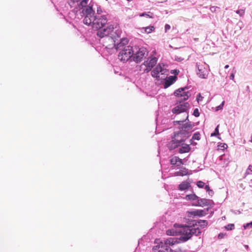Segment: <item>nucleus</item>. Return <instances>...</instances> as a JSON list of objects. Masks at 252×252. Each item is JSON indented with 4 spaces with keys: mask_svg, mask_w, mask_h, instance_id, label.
Returning a JSON list of instances; mask_svg holds the SVG:
<instances>
[{
    "mask_svg": "<svg viewBox=\"0 0 252 252\" xmlns=\"http://www.w3.org/2000/svg\"><path fill=\"white\" fill-rule=\"evenodd\" d=\"M208 225L206 220H194L192 225H180L175 224L174 228L168 229L166 234L174 236L181 235L179 240L184 242L190 239L192 235L198 236L201 233L200 227L204 228Z\"/></svg>",
    "mask_w": 252,
    "mask_h": 252,
    "instance_id": "1",
    "label": "nucleus"
},
{
    "mask_svg": "<svg viewBox=\"0 0 252 252\" xmlns=\"http://www.w3.org/2000/svg\"><path fill=\"white\" fill-rule=\"evenodd\" d=\"M194 126L193 123H187L184 125L179 131L174 132L172 140L168 143L169 149L173 150L180 147L178 150L180 154L189 152L190 147L189 144H185L184 142L190 135Z\"/></svg>",
    "mask_w": 252,
    "mask_h": 252,
    "instance_id": "2",
    "label": "nucleus"
},
{
    "mask_svg": "<svg viewBox=\"0 0 252 252\" xmlns=\"http://www.w3.org/2000/svg\"><path fill=\"white\" fill-rule=\"evenodd\" d=\"M74 13H75L78 18H84V23L88 26L92 25L97 16V15H95V11L93 9L92 6L87 4L75 10Z\"/></svg>",
    "mask_w": 252,
    "mask_h": 252,
    "instance_id": "3",
    "label": "nucleus"
},
{
    "mask_svg": "<svg viewBox=\"0 0 252 252\" xmlns=\"http://www.w3.org/2000/svg\"><path fill=\"white\" fill-rule=\"evenodd\" d=\"M121 31L119 29H117L115 31V34L112 35L111 36V40L113 42V44L116 49L118 50H121L124 47L126 46V45L128 43V39L126 38H122L118 40V38L121 37Z\"/></svg>",
    "mask_w": 252,
    "mask_h": 252,
    "instance_id": "4",
    "label": "nucleus"
},
{
    "mask_svg": "<svg viewBox=\"0 0 252 252\" xmlns=\"http://www.w3.org/2000/svg\"><path fill=\"white\" fill-rule=\"evenodd\" d=\"M118 29L117 27H114V26L109 23H107L100 28V29H96L97 30V35L101 37H108L109 39H111V36L112 35H115V32L113 33V31Z\"/></svg>",
    "mask_w": 252,
    "mask_h": 252,
    "instance_id": "5",
    "label": "nucleus"
},
{
    "mask_svg": "<svg viewBox=\"0 0 252 252\" xmlns=\"http://www.w3.org/2000/svg\"><path fill=\"white\" fill-rule=\"evenodd\" d=\"M179 242L177 238L172 237L166 239L164 242L161 241L158 246V252H173V250L170 248V246Z\"/></svg>",
    "mask_w": 252,
    "mask_h": 252,
    "instance_id": "6",
    "label": "nucleus"
},
{
    "mask_svg": "<svg viewBox=\"0 0 252 252\" xmlns=\"http://www.w3.org/2000/svg\"><path fill=\"white\" fill-rule=\"evenodd\" d=\"M119 59L124 62H127L131 58H132V55L134 50L132 46L129 45L124 47L121 50H119Z\"/></svg>",
    "mask_w": 252,
    "mask_h": 252,
    "instance_id": "7",
    "label": "nucleus"
},
{
    "mask_svg": "<svg viewBox=\"0 0 252 252\" xmlns=\"http://www.w3.org/2000/svg\"><path fill=\"white\" fill-rule=\"evenodd\" d=\"M133 49L134 52L132 55V60L136 63L140 62L148 56V52L147 49L144 47L139 48L135 47Z\"/></svg>",
    "mask_w": 252,
    "mask_h": 252,
    "instance_id": "8",
    "label": "nucleus"
},
{
    "mask_svg": "<svg viewBox=\"0 0 252 252\" xmlns=\"http://www.w3.org/2000/svg\"><path fill=\"white\" fill-rule=\"evenodd\" d=\"M107 24V18L106 15H97L94 22H93L92 26L95 29H100L102 26Z\"/></svg>",
    "mask_w": 252,
    "mask_h": 252,
    "instance_id": "9",
    "label": "nucleus"
},
{
    "mask_svg": "<svg viewBox=\"0 0 252 252\" xmlns=\"http://www.w3.org/2000/svg\"><path fill=\"white\" fill-rule=\"evenodd\" d=\"M158 62V59L156 57H153L148 59L146 61H145L144 63L140 66V70H142L143 66L145 68L143 69V71L145 73H148L150 71L152 68L157 64Z\"/></svg>",
    "mask_w": 252,
    "mask_h": 252,
    "instance_id": "10",
    "label": "nucleus"
},
{
    "mask_svg": "<svg viewBox=\"0 0 252 252\" xmlns=\"http://www.w3.org/2000/svg\"><path fill=\"white\" fill-rule=\"evenodd\" d=\"M159 73L163 75L167 74L168 70L165 68V65L163 63H158L152 71L151 75L153 77L158 79L159 77Z\"/></svg>",
    "mask_w": 252,
    "mask_h": 252,
    "instance_id": "11",
    "label": "nucleus"
},
{
    "mask_svg": "<svg viewBox=\"0 0 252 252\" xmlns=\"http://www.w3.org/2000/svg\"><path fill=\"white\" fill-rule=\"evenodd\" d=\"M187 89V87L181 88L174 92V94L175 96L181 97V99L178 100L180 103H181V100H187L191 95L189 91H186Z\"/></svg>",
    "mask_w": 252,
    "mask_h": 252,
    "instance_id": "12",
    "label": "nucleus"
},
{
    "mask_svg": "<svg viewBox=\"0 0 252 252\" xmlns=\"http://www.w3.org/2000/svg\"><path fill=\"white\" fill-rule=\"evenodd\" d=\"M88 0H68V3L71 8H73V11L74 12L75 10L79 9L83 6L87 5Z\"/></svg>",
    "mask_w": 252,
    "mask_h": 252,
    "instance_id": "13",
    "label": "nucleus"
},
{
    "mask_svg": "<svg viewBox=\"0 0 252 252\" xmlns=\"http://www.w3.org/2000/svg\"><path fill=\"white\" fill-rule=\"evenodd\" d=\"M189 106V104L188 102H184L182 104H180L172 109V112L174 114H177L183 112H186Z\"/></svg>",
    "mask_w": 252,
    "mask_h": 252,
    "instance_id": "14",
    "label": "nucleus"
},
{
    "mask_svg": "<svg viewBox=\"0 0 252 252\" xmlns=\"http://www.w3.org/2000/svg\"><path fill=\"white\" fill-rule=\"evenodd\" d=\"M196 66L198 69L197 74L198 76L202 78H206L208 75V70L202 64H196Z\"/></svg>",
    "mask_w": 252,
    "mask_h": 252,
    "instance_id": "15",
    "label": "nucleus"
},
{
    "mask_svg": "<svg viewBox=\"0 0 252 252\" xmlns=\"http://www.w3.org/2000/svg\"><path fill=\"white\" fill-rule=\"evenodd\" d=\"M211 201L212 200L209 199H207L205 198H199L198 197L197 200V203H196L194 205L201 207L208 206L211 205Z\"/></svg>",
    "mask_w": 252,
    "mask_h": 252,
    "instance_id": "16",
    "label": "nucleus"
},
{
    "mask_svg": "<svg viewBox=\"0 0 252 252\" xmlns=\"http://www.w3.org/2000/svg\"><path fill=\"white\" fill-rule=\"evenodd\" d=\"M170 161L172 167L174 168H175V166H180L183 164L182 159L176 156L172 158Z\"/></svg>",
    "mask_w": 252,
    "mask_h": 252,
    "instance_id": "17",
    "label": "nucleus"
},
{
    "mask_svg": "<svg viewBox=\"0 0 252 252\" xmlns=\"http://www.w3.org/2000/svg\"><path fill=\"white\" fill-rule=\"evenodd\" d=\"M176 78L177 77L175 76H170L165 81L164 88H167L173 84L176 81Z\"/></svg>",
    "mask_w": 252,
    "mask_h": 252,
    "instance_id": "18",
    "label": "nucleus"
},
{
    "mask_svg": "<svg viewBox=\"0 0 252 252\" xmlns=\"http://www.w3.org/2000/svg\"><path fill=\"white\" fill-rule=\"evenodd\" d=\"M191 215L193 216H203L206 214V212L205 210H197L194 211H192L189 212Z\"/></svg>",
    "mask_w": 252,
    "mask_h": 252,
    "instance_id": "19",
    "label": "nucleus"
},
{
    "mask_svg": "<svg viewBox=\"0 0 252 252\" xmlns=\"http://www.w3.org/2000/svg\"><path fill=\"white\" fill-rule=\"evenodd\" d=\"M190 187V184L187 182H183L179 185V189L181 190H185Z\"/></svg>",
    "mask_w": 252,
    "mask_h": 252,
    "instance_id": "20",
    "label": "nucleus"
},
{
    "mask_svg": "<svg viewBox=\"0 0 252 252\" xmlns=\"http://www.w3.org/2000/svg\"><path fill=\"white\" fill-rule=\"evenodd\" d=\"M188 173V170H187V169L186 168H182L180 169V171L176 172L175 173V175L176 176H183L187 175Z\"/></svg>",
    "mask_w": 252,
    "mask_h": 252,
    "instance_id": "21",
    "label": "nucleus"
},
{
    "mask_svg": "<svg viewBox=\"0 0 252 252\" xmlns=\"http://www.w3.org/2000/svg\"><path fill=\"white\" fill-rule=\"evenodd\" d=\"M198 197L195 194H190L189 195H187L186 196V199L187 200H190L192 201H196L197 200Z\"/></svg>",
    "mask_w": 252,
    "mask_h": 252,
    "instance_id": "22",
    "label": "nucleus"
},
{
    "mask_svg": "<svg viewBox=\"0 0 252 252\" xmlns=\"http://www.w3.org/2000/svg\"><path fill=\"white\" fill-rule=\"evenodd\" d=\"M143 29L144 30L145 32L147 33H150L155 30V28L154 26H149L145 28H143Z\"/></svg>",
    "mask_w": 252,
    "mask_h": 252,
    "instance_id": "23",
    "label": "nucleus"
},
{
    "mask_svg": "<svg viewBox=\"0 0 252 252\" xmlns=\"http://www.w3.org/2000/svg\"><path fill=\"white\" fill-rule=\"evenodd\" d=\"M252 174V165H250L247 169L246 172L244 175V177H246L248 175Z\"/></svg>",
    "mask_w": 252,
    "mask_h": 252,
    "instance_id": "24",
    "label": "nucleus"
},
{
    "mask_svg": "<svg viewBox=\"0 0 252 252\" xmlns=\"http://www.w3.org/2000/svg\"><path fill=\"white\" fill-rule=\"evenodd\" d=\"M139 16L140 17L146 16V17H149L151 18H153V13H152L151 12H148V13L143 12V13L140 14Z\"/></svg>",
    "mask_w": 252,
    "mask_h": 252,
    "instance_id": "25",
    "label": "nucleus"
},
{
    "mask_svg": "<svg viewBox=\"0 0 252 252\" xmlns=\"http://www.w3.org/2000/svg\"><path fill=\"white\" fill-rule=\"evenodd\" d=\"M185 115L186 116V119L185 120H182V121H174V123L175 125H176V124H179L180 125H181L183 124V123L186 120L188 119V117H189V116H188V113H186L185 114Z\"/></svg>",
    "mask_w": 252,
    "mask_h": 252,
    "instance_id": "26",
    "label": "nucleus"
},
{
    "mask_svg": "<svg viewBox=\"0 0 252 252\" xmlns=\"http://www.w3.org/2000/svg\"><path fill=\"white\" fill-rule=\"evenodd\" d=\"M224 228L227 230H231L234 229V224L230 223L224 226Z\"/></svg>",
    "mask_w": 252,
    "mask_h": 252,
    "instance_id": "27",
    "label": "nucleus"
},
{
    "mask_svg": "<svg viewBox=\"0 0 252 252\" xmlns=\"http://www.w3.org/2000/svg\"><path fill=\"white\" fill-rule=\"evenodd\" d=\"M243 227H244L245 229H248V228H252V221H251V222H250L249 223H247L244 224V225H243Z\"/></svg>",
    "mask_w": 252,
    "mask_h": 252,
    "instance_id": "28",
    "label": "nucleus"
},
{
    "mask_svg": "<svg viewBox=\"0 0 252 252\" xmlns=\"http://www.w3.org/2000/svg\"><path fill=\"white\" fill-rule=\"evenodd\" d=\"M194 140H199L200 139V133L196 132L194 133L192 137Z\"/></svg>",
    "mask_w": 252,
    "mask_h": 252,
    "instance_id": "29",
    "label": "nucleus"
},
{
    "mask_svg": "<svg viewBox=\"0 0 252 252\" xmlns=\"http://www.w3.org/2000/svg\"><path fill=\"white\" fill-rule=\"evenodd\" d=\"M224 103H225V101H223L220 105H219L218 106H217L216 108V111H219L220 110H221L223 108V107L224 106Z\"/></svg>",
    "mask_w": 252,
    "mask_h": 252,
    "instance_id": "30",
    "label": "nucleus"
},
{
    "mask_svg": "<svg viewBox=\"0 0 252 252\" xmlns=\"http://www.w3.org/2000/svg\"><path fill=\"white\" fill-rule=\"evenodd\" d=\"M196 185L198 188H202L204 186L205 183L201 181H199L197 182Z\"/></svg>",
    "mask_w": 252,
    "mask_h": 252,
    "instance_id": "31",
    "label": "nucleus"
},
{
    "mask_svg": "<svg viewBox=\"0 0 252 252\" xmlns=\"http://www.w3.org/2000/svg\"><path fill=\"white\" fill-rule=\"evenodd\" d=\"M103 11L101 9V8L99 7L97 8V13H95V15H103L102 14Z\"/></svg>",
    "mask_w": 252,
    "mask_h": 252,
    "instance_id": "32",
    "label": "nucleus"
},
{
    "mask_svg": "<svg viewBox=\"0 0 252 252\" xmlns=\"http://www.w3.org/2000/svg\"><path fill=\"white\" fill-rule=\"evenodd\" d=\"M236 13L238 14L240 16L244 15L245 13V10L244 9L238 10L236 11Z\"/></svg>",
    "mask_w": 252,
    "mask_h": 252,
    "instance_id": "33",
    "label": "nucleus"
},
{
    "mask_svg": "<svg viewBox=\"0 0 252 252\" xmlns=\"http://www.w3.org/2000/svg\"><path fill=\"white\" fill-rule=\"evenodd\" d=\"M193 115L196 117L199 116V112L197 108H196L194 110Z\"/></svg>",
    "mask_w": 252,
    "mask_h": 252,
    "instance_id": "34",
    "label": "nucleus"
},
{
    "mask_svg": "<svg viewBox=\"0 0 252 252\" xmlns=\"http://www.w3.org/2000/svg\"><path fill=\"white\" fill-rule=\"evenodd\" d=\"M219 126H217V127L215 129V132L211 134V136H215L217 134H219V130H218Z\"/></svg>",
    "mask_w": 252,
    "mask_h": 252,
    "instance_id": "35",
    "label": "nucleus"
},
{
    "mask_svg": "<svg viewBox=\"0 0 252 252\" xmlns=\"http://www.w3.org/2000/svg\"><path fill=\"white\" fill-rule=\"evenodd\" d=\"M173 252H185V250L181 248H178L173 251Z\"/></svg>",
    "mask_w": 252,
    "mask_h": 252,
    "instance_id": "36",
    "label": "nucleus"
},
{
    "mask_svg": "<svg viewBox=\"0 0 252 252\" xmlns=\"http://www.w3.org/2000/svg\"><path fill=\"white\" fill-rule=\"evenodd\" d=\"M226 234L225 233H220L219 235H218V238L219 239H222L225 236H226Z\"/></svg>",
    "mask_w": 252,
    "mask_h": 252,
    "instance_id": "37",
    "label": "nucleus"
},
{
    "mask_svg": "<svg viewBox=\"0 0 252 252\" xmlns=\"http://www.w3.org/2000/svg\"><path fill=\"white\" fill-rule=\"evenodd\" d=\"M203 99V97L201 96L200 94H199L197 95V97H196V100L197 101L199 102L200 101H201Z\"/></svg>",
    "mask_w": 252,
    "mask_h": 252,
    "instance_id": "38",
    "label": "nucleus"
},
{
    "mask_svg": "<svg viewBox=\"0 0 252 252\" xmlns=\"http://www.w3.org/2000/svg\"><path fill=\"white\" fill-rule=\"evenodd\" d=\"M170 29V26L168 24H166L165 25V31L167 32Z\"/></svg>",
    "mask_w": 252,
    "mask_h": 252,
    "instance_id": "39",
    "label": "nucleus"
},
{
    "mask_svg": "<svg viewBox=\"0 0 252 252\" xmlns=\"http://www.w3.org/2000/svg\"><path fill=\"white\" fill-rule=\"evenodd\" d=\"M235 73V71L233 72H232L231 73V74H230V75L229 76V78H230V79H231V80H233L234 79Z\"/></svg>",
    "mask_w": 252,
    "mask_h": 252,
    "instance_id": "40",
    "label": "nucleus"
},
{
    "mask_svg": "<svg viewBox=\"0 0 252 252\" xmlns=\"http://www.w3.org/2000/svg\"><path fill=\"white\" fill-rule=\"evenodd\" d=\"M207 192H208L209 195L211 196H212L214 194V191L212 189H210Z\"/></svg>",
    "mask_w": 252,
    "mask_h": 252,
    "instance_id": "41",
    "label": "nucleus"
},
{
    "mask_svg": "<svg viewBox=\"0 0 252 252\" xmlns=\"http://www.w3.org/2000/svg\"><path fill=\"white\" fill-rule=\"evenodd\" d=\"M158 246H159V245L154 246L153 248V250L155 251H158V250H159Z\"/></svg>",
    "mask_w": 252,
    "mask_h": 252,
    "instance_id": "42",
    "label": "nucleus"
},
{
    "mask_svg": "<svg viewBox=\"0 0 252 252\" xmlns=\"http://www.w3.org/2000/svg\"><path fill=\"white\" fill-rule=\"evenodd\" d=\"M205 189H206V190L207 191H208V190H209L210 189V187H209V185H206V186H205Z\"/></svg>",
    "mask_w": 252,
    "mask_h": 252,
    "instance_id": "43",
    "label": "nucleus"
},
{
    "mask_svg": "<svg viewBox=\"0 0 252 252\" xmlns=\"http://www.w3.org/2000/svg\"><path fill=\"white\" fill-rule=\"evenodd\" d=\"M222 147L223 148V149H225L227 147V145L225 144H223V146H222Z\"/></svg>",
    "mask_w": 252,
    "mask_h": 252,
    "instance_id": "44",
    "label": "nucleus"
},
{
    "mask_svg": "<svg viewBox=\"0 0 252 252\" xmlns=\"http://www.w3.org/2000/svg\"><path fill=\"white\" fill-rule=\"evenodd\" d=\"M179 72V70H174V72H173V73H175L176 74H178Z\"/></svg>",
    "mask_w": 252,
    "mask_h": 252,
    "instance_id": "45",
    "label": "nucleus"
},
{
    "mask_svg": "<svg viewBox=\"0 0 252 252\" xmlns=\"http://www.w3.org/2000/svg\"><path fill=\"white\" fill-rule=\"evenodd\" d=\"M215 10V7H211V10L212 11H214V10Z\"/></svg>",
    "mask_w": 252,
    "mask_h": 252,
    "instance_id": "46",
    "label": "nucleus"
},
{
    "mask_svg": "<svg viewBox=\"0 0 252 252\" xmlns=\"http://www.w3.org/2000/svg\"><path fill=\"white\" fill-rule=\"evenodd\" d=\"M229 67V65H226L225 66H224V68L225 69H226V68H228Z\"/></svg>",
    "mask_w": 252,
    "mask_h": 252,
    "instance_id": "47",
    "label": "nucleus"
},
{
    "mask_svg": "<svg viewBox=\"0 0 252 252\" xmlns=\"http://www.w3.org/2000/svg\"><path fill=\"white\" fill-rule=\"evenodd\" d=\"M250 141H251V142H252V135L251 139Z\"/></svg>",
    "mask_w": 252,
    "mask_h": 252,
    "instance_id": "48",
    "label": "nucleus"
},
{
    "mask_svg": "<svg viewBox=\"0 0 252 252\" xmlns=\"http://www.w3.org/2000/svg\"><path fill=\"white\" fill-rule=\"evenodd\" d=\"M194 40H197V38H195V39H194Z\"/></svg>",
    "mask_w": 252,
    "mask_h": 252,
    "instance_id": "49",
    "label": "nucleus"
}]
</instances>
